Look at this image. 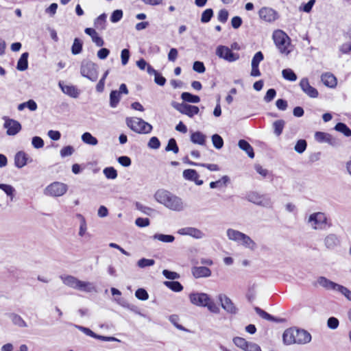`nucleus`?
<instances>
[{"label": "nucleus", "mask_w": 351, "mask_h": 351, "mask_svg": "<svg viewBox=\"0 0 351 351\" xmlns=\"http://www.w3.org/2000/svg\"><path fill=\"white\" fill-rule=\"evenodd\" d=\"M154 197L157 202L173 211L181 212L186 207L182 198L165 189L158 190Z\"/></svg>", "instance_id": "1"}, {"label": "nucleus", "mask_w": 351, "mask_h": 351, "mask_svg": "<svg viewBox=\"0 0 351 351\" xmlns=\"http://www.w3.org/2000/svg\"><path fill=\"white\" fill-rule=\"evenodd\" d=\"M228 239L243 246L250 251H254L257 248L256 242L247 234L233 228H228L226 230Z\"/></svg>", "instance_id": "2"}, {"label": "nucleus", "mask_w": 351, "mask_h": 351, "mask_svg": "<svg viewBox=\"0 0 351 351\" xmlns=\"http://www.w3.org/2000/svg\"><path fill=\"white\" fill-rule=\"evenodd\" d=\"M272 38L280 53L288 56L291 53V38L285 32L280 29L275 30Z\"/></svg>", "instance_id": "3"}, {"label": "nucleus", "mask_w": 351, "mask_h": 351, "mask_svg": "<svg viewBox=\"0 0 351 351\" xmlns=\"http://www.w3.org/2000/svg\"><path fill=\"white\" fill-rule=\"evenodd\" d=\"M125 123L130 129L138 134H149L153 128L151 124L138 117H127Z\"/></svg>", "instance_id": "4"}, {"label": "nucleus", "mask_w": 351, "mask_h": 351, "mask_svg": "<svg viewBox=\"0 0 351 351\" xmlns=\"http://www.w3.org/2000/svg\"><path fill=\"white\" fill-rule=\"evenodd\" d=\"M307 223L313 230H323L328 226V218L325 213L317 212L310 215Z\"/></svg>", "instance_id": "5"}, {"label": "nucleus", "mask_w": 351, "mask_h": 351, "mask_svg": "<svg viewBox=\"0 0 351 351\" xmlns=\"http://www.w3.org/2000/svg\"><path fill=\"white\" fill-rule=\"evenodd\" d=\"M80 73L83 77L95 82L98 78V66L91 61L84 60L81 64Z\"/></svg>", "instance_id": "6"}, {"label": "nucleus", "mask_w": 351, "mask_h": 351, "mask_svg": "<svg viewBox=\"0 0 351 351\" xmlns=\"http://www.w3.org/2000/svg\"><path fill=\"white\" fill-rule=\"evenodd\" d=\"M67 190L68 186L66 184L54 182L45 189L44 194L47 196L58 197L64 195Z\"/></svg>", "instance_id": "7"}, {"label": "nucleus", "mask_w": 351, "mask_h": 351, "mask_svg": "<svg viewBox=\"0 0 351 351\" xmlns=\"http://www.w3.org/2000/svg\"><path fill=\"white\" fill-rule=\"evenodd\" d=\"M216 55L221 59L229 62H233L239 60V55L234 53L229 47L223 45H219L216 49Z\"/></svg>", "instance_id": "8"}, {"label": "nucleus", "mask_w": 351, "mask_h": 351, "mask_svg": "<svg viewBox=\"0 0 351 351\" xmlns=\"http://www.w3.org/2000/svg\"><path fill=\"white\" fill-rule=\"evenodd\" d=\"M171 106L178 112L183 114H186L189 117H193L199 112V108L195 106H191L185 103H177L173 101Z\"/></svg>", "instance_id": "9"}, {"label": "nucleus", "mask_w": 351, "mask_h": 351, "mask_svg": "<svg viewBox=\"0 0 351 351\" xmlns=\"http://www.w3.org/2000/svg\"><path fill=\"white\" fill-rule=\"evenodd\" d=\"M247 199L250 202L263 207L271 208L272 206V202L270 197L266 195H261L257 193H251L247 195Z\"/></svg>", "instance_id": "10"}, {"label": "nucleus", "mask_w": 351, "mask_h": 351, "mask_svg": "<svg viewBox=\"0 0 351 351\" xmlns=\"http://www.w3.org/2000/svg\"><path fill=\"white\" fill-rule=\"evenodd\" d=\"M218 300L221 303V306L228 313L235 315L238 312V308L234 305L230 298L225 294H219Z\"/></svg>", "instance_id": "11"}, {"label": "nucleus", "mask_w": 351, "mask_h": 351, "mask_svg": "<svg viewBox=\"0 0 351 351\" xmlns=\"http://www.w3.org/2000/svg\"><path fill=\"white\" fill-rule=\"evenodd\" d=\"M189 298L191 304L201 307H205L210 298L207 293L198 292L190 293Z\"/></svg>", "instance_id": "12"}, {"label": "nucleus", "mask_w": 351, "mask_h": 351, "mask_svg": "<svg viewBox=\"0 0 351 351\" xmlns=\"http://www.w3.org/2000/svg\"><path fill=\"white\" fill-rule=\"evenodd\" d=\"M258 15L261 19L268 23H272L278 18V12L267 7L262 8L258 12Z\"/></svg>", "instance_id": "13"}, {"label": "nucleus", "mask_w": 351, "mask_h": 351, "mask_svg": "<svg viewBox=\"0 0 351 351\" xmlns=\"http://www.w3.org/2000/svg\"><path fill=\"white\" fill-rule=\"evenodd\" d=\"M3 126L7 129L6 133L9 136L16 135L21 130V125L19 121L9 118H5Z\"/></svg>", "instance_id": "14"}, {"label": "nucleus", "mask_w": 351, "mask_h": 351, "mask_svg": "<svg viewBox=\"0 0 351 351\" xmlns=\"http://www.w3.org/2000/svg\"><path fill=\"white\" fill-rule=\"evenodd\" d=\"M178 233L180 235L190 236L197 239H202L205 237V234L196 228L185 227L178 230Z\"/></svg>", "instance_id": "15"}, {"label": "nucleus", "mask_w": 351, "mask_h": 351, "mask_svg": "<svg viewBox=\"0 0 351 351\" xmlns=\"http://www.w3.org/2000/svg\"><path fill=\"white\" fill-rule=\"evenodd\" d=\"M300 86L302 91L311 98H316L318 96V91L316 88L311 86L308 80L306 77L302 78L300 82Z\"/></svg>", "instance_id": "16"}, {"label": "nucleus", "mask_w": 351, "mask_h": 351, "mask_svg": "<svg viewBox=\"0 0 351 351\" xmlns=\"http://www.w3.org/2000/svg\"><path fill=\"white\" fill-rule=\"evenodd\" d=\"M295 343L306 344L311 341V334L305 330L295 329Z\"/></svg>", "instance_id": "17"}, {"label": "nucleus", "mask_w": 351, "mask_h": 351, "mask_svg": "<svg viewBox=\"0 0 351 351\" xmlns=\"http://www.w3.org/2000/svg\"><path fill=\"white\" fill-rule=\"evenodd\" d=\"M32 159L29 158L27 154L23 151L19 152L14 156V165L21 169L25 166L27 162H31Z\"/></svg>", "instance_id": "18"}, {"label": "nucleus", "mask_w": 351, "mask_h": 351, "mask_svg": "<svg viewBox=\"0 0 351 351\" xmlns=\"http://www.w3.org/2000/svg\"><path fill=\"white\" fill-rule=\"evenodd\" d=\"M59 86L64 94L69 95L71 97L77 98L80 95V92L75 86L64 85L60 82Z\"/></svg>", "instance_id": "19"}, {"label": "nucleus", "mask_w": 351, "mask_h": 351, "mask_svg": "<svg viewBox=\"0 0 351 351\" xmlns=\"http://www.w3.org/2000/svg\"><path fill=\"white\" fill-rule=\"evenodd\" d=\"M192 274L196 278H206L210 276L211 271L204 266L194 267L192 268Z\"/></svg>", "instance_id": "20"}, {"label": "nucleus", "mask_w": 351, "mask_h": 351, "mask_svg": "<svg viewBox=\"0 0 351 351\" xmlns=\"http://www.w3.org/2000/svg\"><path fill=\"white\" fill-rule=\"evenodd\" d=\"M315 139L319 143H328L331 145L335 144V140L332 136L323 132H316L315 133Z\"/></svg>", "instance_id": "21"}, {"label": "nucleus", "mask_w": 351, "mask_h": 351, "mask_svg": "<svg viewBox=\"0 0 351 351\" xmlns=\"http://www.w3.org/2000/svg\"><path fill=\"white\" fill-rule=\"evenodd\" d=\"M324 244L328 249H334L340 244V239L335 234H329L324 239Z\"/></svg>", "instance_id": "22"}, {"label": "nucleus", "mask_w": 351, "mask_h": 351, "mask_svg": "<svg viewBox=\"0 0 351 351\" xmlns=\"http://www.w3.org/2000/svg\"><path fill=\"white\" fill-rule=\"evenodd\" d=\"M317 283L319 285L326 289V290L335 291L338 285L337 283H335L324 276H320L318 278Z\"/></svg>", "instance_id": "23"}, {"label": "nucleus", "mask_w": 351, "mask_h": 351, "mask_svg": "<svg viewBox=\"0 0 351 351\" xmlns=\"http://www.w3.org/2000/svg\"><path fill=\"white\" fill-rule=\"evenodd\" d=\"M295 329L293 328H288L285 330L282 339L283 341L287 345H291L295 343Z\"/></svg>", "instance_id": "24"}, {"label": "nucleus", "mask_w": 351, "mask_h": 351, "mask_svg": "<svg viewBox=\"0 0 351 351\" xmlns=\"http://www.w3.org/2000/svg\"><path fill=\"white\" fill-rule=\"evenodd\" d=\"M77 290L84 291L86 293L96 292V288L93 283L90 282H85L79 280L76 288Z\"/></svg>", "instance_id": "25"}, {"label": "nucleus", "mask_w": 351, "mask_h": 351, "mask_svg": "<svg viewBox=\"0 0 351 351\" xmlns=\"http://www.w3.org/2000/svg\"><path fill=\"white\" fill-rule=\"evenodd\" d=\"M321 80L324 85L333 88L337 85L336 77L331 73H326L322 75Z\"/></svg>", "instance_id": "26"}, {"label": "nucleus", "mask_w": 351, "mask_h": 351, "mask_svg": "<svg viewBox=\"0 0 351 351\" xmlns=\"http://www.w3.org/2000/svg\"><path fill=\"white\" fill-rule=\"evenodd\" d=\"M238 146L241 149L245 152V153L247 154V156L250 158H254V152L253 147L251 146V145L247 141H246L245 140L241 139L239 141Z\"/></svg>", "instance_id": "27"}, {"label": "nucleus", "mask_w": 351, "mask_h": 351, "mask_svg": "<svg viewBox=\"0 0 351 351\" xmlns=\"http://www.w3.org/2000/svg\"><path fill=\"white\" fill-rule=\"evenodd\" d=\"M60 278L62 280V282L65 285H66L71 288L76 289L79 279H77L75 276H70V275L61 276Z\"/></svg>", "instance_id": "28"}, {"label": "nucleus", "mask_w": 351, "mask_h": 351, "mask_svg": "<svg viewBox=\"0 0 351 351\" xmlns=\"http://www.w3.org/2000/svg\"><path fill=\"white\" fill-rule=\"evenodd\" d=\"M28 56L29 53L27 52H25L22 53L20 58L18 60L16 69L19 71H25L28 67Z\"/></svg>", "instance_id": "29"}, {"label": "nucleus", "mask_w": 351, "mask_h": 351, "mask_svg": "<svg viewBox=\"0 0 351 351\" xmlns=\"http://www.w3.org/2000/svg\"><path fill=\"white\" fill-rule=\"evenodd\" d=\"M191 141L194 144L203 145L206 142V136L200 132H195L191 135Z\"/></svg>", "instance_id": "30"}, {"label": "nucleus", "mask_w": 351, "mask_h": 351, "mask_svg": "<svg viewBox=\"0 0 351 351\" xmlns=\"http://www.w3.org/2000/svg\"><path fill=\"white\" fill-rule=\"evenodd\" d=\"M82 141L89 145H97L98 144L97 139L93 136L90 132H86L81 136Z\"/></svg>", "instance_id": "31"}, {"label": "nucleus", "mask_w": 351, "mask_h": 351, "mask_svg": "<svg viewBox=\"0 0 351 351\" xmlns=\"http://www.w3.org/2000/svg\"><path fill=\"white\" fill-rule=\"evenodd\" d=\"M121 99L120 93L118 90H112L110 93V106L116 108L119 104Z\"/></svg>", "instance_id": "32"}, {"label": "nucleus", "mask_w": 351, "mask_h": 351, "mask_svg": "<svg viewBox=\"0 0 351 351\" xmlns=\"http://www.w3.org/2000/svg\"><path fill=\"white\" fill-rule=\"evenodd\" d=\"M181 98L183 101L186 102H190L193 104L199 103L200 101V98L197 95H192L188 92H184L181 95Z\"/></svg>", "instance_id": "33"}, {"label": "nucleus", "mask_w": 351, "mask_h": 351, "mask_svg": "<svg viewBox=\"0 0 351 351\" xmlns=\"http://www.w3.org/2000/svg\"><path fill=\"white\" fill-rule=\"evenodd\" d=\"M164 285L175 292H180L183 289V286L178 281H165Z\"/></svg>", "instance_id": "34"}, {"label": "nucleus", "mask_w": 351, "mask_h": 351, "mask_svg": "<svg viewBox=\"0 0 351 351\" xmlns=\"http://www.w3.org/2000/svg\"><path fill=\"white\" fill-rule=\"evenodd\" d=\"M106 14H101L95 20L94 25L97 29H104L106 28Z\"/></svg>", "instance_id": "35"}, {"label": "nucleus", "mask_w": 351, "mask_h": 351, "mask_svg": "<svg viewBox=\"0 0 351 351\" xmlns=\"http://www.w3.org/2000/svg\"><path fill=\"white\" fill-rule=\"evenodd\" d=\"M183 177L185 180L194 181L199 178V175L195 169H189L183 171Z\"/></svg>", "instance_id": "36"}, {"label": "nucleus", "mask_w": 351, "mask_h": 351, "mask_svg": "<svg viewBox=\"0 0 351 351\" xmlns=\"http://www.w3.org/2000/svg\"><path fill=\"white\" fill-rule=\"evenodd\" d=\"M153 239L163 243H172L175 240V237L173 235L163 234H155L153 236Z\"/></svg>", "instance_id": "37"}, {"label": "nucleus", "mask_w": 351, "mask_h": 351, "mask_svg": "<svg viewBox=\"0 0 351 351\" xmlns=\"http://www.w3.org/2000/svg\"><path fill=\"white\" fill-rule=\"evenodd\" d=\"M282 77L290 82H295L297 80V75L291 69H285L282 71Z\"/></svg>", "instance_id": "38"}, {"label": "nucleus", "mask_w": 351, "mask_h": 351, "mask_svg": "<svg viewBox=\"0 0 351 351\" xmlns=\"http://www.w3.org/2000/svg\"><path fill=\"white\" fill-rule=\"evenodd\" d=\"M0 189L5 192V193L10 197V200L12 201L14 199V193L15 189L10 184H0Z\"/></svg>", "instance_id": "39"}, {"label": "nucleus", "mask_w": 351, "mask_h": 351, "mask_svg": "<svg viewBox=\"0 0 351 351\" xmlns=\"http://www.w3.org/2000/svg\"><path fill=\"white\" fill-rule=\"evenodd\" d=\"M233 343L236 346L245 351L250 342L242 337H237L233 339Z\"/></svg>", "instance_id": "40"}, {"label": "nucleus", "mask_w": 351, "mask_h": 351, "mask_svg": "<svg viewBox=\"0 0 351 351\" xmlns=\"http://www.w3.org/2000/svg\"><path fill=\"white\" fill-rule=\"evenodd\" d=\"M229 182V178L227 176H223L221 179L215 181V182H211L210 183V187L211 189L221 187V186H226L227 183Z\"/></svg>", "instance_id": "41"}, {"label": "nucleus", "mask_w": 351, "mask_h": 351, "mask_svg": "<svg viewBox=\"0 0 351 351\" xmlns=\"http://www.w3.org/2000/svg\"><path fill=\"white\" fill-rule=\"evenodd\" d=\"M335 130L343 133L346 136H351V130L343 123H338L335 125Z\"/></svg>", "instance_id": "42"}, {"label": "nucleus", "mask_w": 351, "mask_h": 351, "mask_svg": "<svg viewBox=\"0 0 351 351\" xmlns=\"http://www.w3.org/2000/svg\"><path fill=\"white\" fill-rule=\"evenodd\" d=\"M285 121H283L282 119L277 120L274 122L273 127L274 129V134L276 136H278L282 134L283 128L285 127Z\"/></svg>", "instance_id": "43"}, {"label": "nucleus", "mask_w": 351, "mask_h": 351, "mask_svg": "<svg viewBox=\"0 0 351 351\" xmlns=\"http://www.w3.org/2000/svg\"><path fill=\"white\" fill-rule=\"evenodd\" d=\"M82 42L79 38H75L73 45L71 47V52L73 55H77L81 53L82 50Z\"/></svg>", "instance_id": "44"}, {"label": "nucleus", "mask_w": 351, "mask_h": 351, "mask_svg": "<svg viewBox=\"0 0 351 351\" xmlns=\"http://www.w3.org/2000/svg\"><path fill=\"white\" fill-rule=\"evenodd\" d=\"M103 173H104V176H106V178L108 179L114 180V179L117 178V171L112 167H106L103 170Z\"/></svg>", "instance_id": "45"}, {"label": "nucleus", "mask_w": 351, "mask_h": 351, "mask_svg": "<svg viewBox=\"0 0 351 351\" xmlns=\"http://www.w3.org/2000/svg\"><path fill=\"white\" fill-rule=\"evenodd\" d=\"M11 319L14 324H15L19 327L25 328L27 326V325L26 322L24 321V319L19 315L12 314Z\"/></svg>", "instance_id": "46"}, {"label": "nucleus", "mask_w": 351, "mask_h": 351, "mask_svg": "<svg viewBox=\"0 0 351 351\" xmlns=\"http://www.w3.org/2000/svg\"><path fill=\"white\" fill-rule=\"evenodd\" d=\"M254 310L256 313L263 319H265L268 321H276V318L265 311L264 310L261 309L259 307H255Z\"/></svg>", "instance_id": "47"}, {"label": "nucleus", "mask_w": 351, "mask_h": 351, "mask_svg": "<svg viewBox=\"0 0 351 351\" xmlns=\"http://www.w3.org/2000/svg\"><path fill=\"white\" fill-rule=\"evenodd\" d=\"M211 139H212V143L213 144V146L216 149H220L221 148L223 147V140L221 137V136H219L217 134H213L212 136V137H211Z\"/></svg>", "instance_id": "48"}, {"label": "nucleus", "mask_w": 351, "mask_h": 351, "mask_svg": "<svg viewBox=\"0 0 351 351\" xmlns=\"http://www.w3.org/2000/svg\"><path fill=\"white\" fill-rule=\"evenodd\" d=\"M77 217L80 219L79 235L80 237H83L85 234L87 230L86 221L85 218L81 214H77Z\"/></svg>", "instance_id": "49"}, {"label": "nucleus", "mask_w": 351, "mask_h": 351, "mask_svg": "<svg viewBox=\"0 0 351 351\" xmlns=\"http://www.w3.org/2000/svg\"><path fill=\"white\" fill-rule=\"evenodd\" d=\"M155 264L154 259H148L145 258H141L137 262V266L140 268L153 266Z\"/></svg>", "instance_id": "50"}, {"label": "nucleus", "mask_w": 351, "mask_h": 351, "mask_svg": "<svg viewBox=\"0 0 351 351\" xmlns=\"http://www.w3.org/2000/svg\"><path fill=\"white\" fill-rule=\"evenodd\" d=\"M213 16V10L211 8H208L205 10L202 14L201 22L203 23H206L209 22Z\"/></svg>", "instance_id": "51"}, {"label": "nucleus", "mask_w": 351, "mask_h": 351, "mask_svg": "<svg viewBox=\"0 0 351 351\" xmlns=\"http://www.w3.org/2000/svg\"><path fill=\"white\" fill-rule=\"evenodd\" d=\"M167 152L172 151L173 153L177 154L179 152L178 146L176 143V141L174 138H170L168 141V144L165 148Z\"/></svg>", "instance_id": "52"}, {"label": "nucleus", "mask_w": 351, "mask_h": 351, "mask_svg": "<svg viewBox=\"0 0 351 351\" xmlns=\"http://www.w3.org/2000/svg\"><path fill=\"white\" fill-rule=\"evenodd\" d=\"M307 143L306 141L304 139H300L297 141L294 149L298 154L303 153L306 149Z\"/></svg>", "instance_id": "53"}, {"label": "nucleus", "mask_w": 351, "mask_h": 351, "mask_svg": "<svg viewBox=\"0 0 351 351\" xmlns=\"http://www.w3.org/2000/svg\"><path fill=\"white\" fill-rule=\"evenodd\" d=\"M135 206H136V208L137 210H138L139 211L142 212L143 213H144L147 215H151L152 213L154 212V210L153 208L146 206H144L139 202H136Z\"/></svg>", "instance_id": "54"}, {"label": "nucleus", "mask_w": 351, "mask_h": 351, "mask_svg": "<svg viewBox=\"0 0 351 351\" xmlns=\"http://www.w3.org/2000/svg\"><path fill=\"white\" fill-rule=\"evenodd\" d=\"M343 295L349 301H351V291L341 285H337L336 290Z\"/></svg>", "instance_id": "55"}, {"label": "nucleus", "mask_w": 351, "mask_h": 351, "mask_svg": "<svg viewBox=\"0 0 351 351\" xmlns=\"http://www.w3.org/2000/svg\"><path fill=\"white\" fill-rule=\"evenodd\" d=\"M205 307H207L210 312L215 314L220 312L219 307L211 300V298L209 299V302H207Z\"/></svg>", "instance_id": "56"}, {"label": "nucleus", "mask_w": 351, "mask_h": 351, "mask_svg": "<svg viewBox=\"0 0 351 351\" xmlns=\"http://www.w3.org/2000/svg\"><path fill=\"white\" fill-rule=\"evenodd\" d=\"M135 296L141 300H147L149 298V295L147 291L144 289L139 288L135 292Z\"/></svg>", "instance_id": "57"}, {"label": "nucleus", "mask_w": 351, "mask_h": 351, "mask_svg": "<svg viewBox=\"0 0 351 351\" xmlns=\"http://www.w3.org/2000/svg\"><path fill=\"white\" fill-rule=\"evenodd\" d=\"M122 17L123 11L121 10H116L112 13L110 16V21L112 23H117L122 19Z\"/></svg>", "instance_id": "58"}, {"label": "nucleus", "mask_w": 351, "mask_h": 351, "mask_svg": "<svg viewBox=\"0 0 351 351\" xmlns=\"http://www.w3.org/2000/svg\"><path fill=\"white\" fill-rule=\"evenodd\" d=\"M162 274L166 278L172 280L180 278L179 274L175 272V271H171L167 270V269H164L162 271Z\"/></svg>", "instance_id": "59"}, {"label": "nucleus", "mask_w": 351, "mask_h": 351, "mask_svg": "<svg viewBox=\"0 0 351 351\" xmlns=\"http://www.w3.org/2000/svg\"><path fill=\"white\" fill-rule=\"evenodd\" d=\"M147 145L151 149H157L160 146V142L157 137L153 136L149 139Z\"/></svg>", "instance_id": "60"}, {"label": "nucleus", "mask_w": 351, "mask_h": 351, "mask_svg": "<svg viewBox=\"0 0 351 351\" xmlns=\"http://www.w3.org/2000/svg\"><path fill=\"white\" fill-rule=\"evenodd\" d=\"M264 56L261 51H258L255 53L252 60L251 65L258 66L259 63L263 60Z\"/></svg>", "instance_id": "61"}, {"label": "nucleus", "mask_w": 351, "mask_h": 351, "mask_svg": "<svg viewBox=\"0 0 351 351\" xmlns=\"http://www.w3.org/2000/svg\"><path fill=\"white\" fill-rule=\"evenodd\" d=\"M32 144L34 148L40 149L44 146V141L40 137L34 136L32 139Z\"/></svg>", "instance_id": "62"}, {"label": "nucleus", "mask_w": 351, "mask_h": 351, "mask_svg": "<svg viewBox=\"0 0 351 351\" xmlns=\"http://www.w3.org/2000/svg\"><path fill=\"white\" fill-rule=\"evenodd\" d=\"M193 69L199 73H203L206 70L204 63L200 61H195L193 63Z\"/></svg>", "instance_id": "63"}, {"label": "nucleus", "mask_w": 351, "mask_h": 351, "mask_svg": "<svg viewBox=\"0 0 351 351\" xmlns=\"http://www.w3.org/2000/svg\"><path fill=\"white\" fill-rule=\"evenodd\" d=\"M150 221L148 218L138 217L135 220V224L140 228L147 227Z\"/></svg>", "instance_id": "64"}]
</instances>
